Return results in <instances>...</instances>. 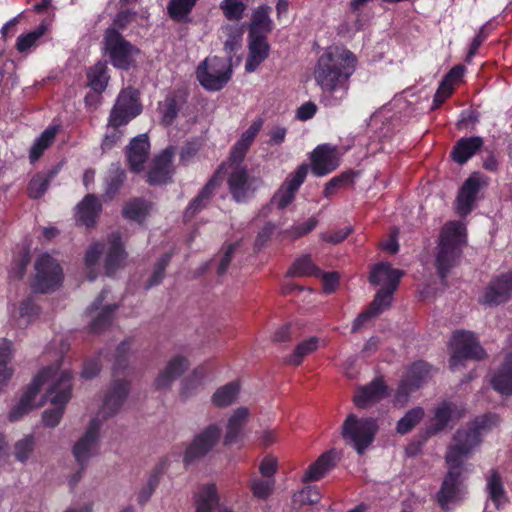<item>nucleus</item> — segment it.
Segmentation results:
<instances>
[{
	"instance_id": "1",
	"label": "nucleus",
	"mask_w": 512,
	"mask_h": 512,
	"mask_svg": "<svg viewBox=\"0 0 512 512\" xmlns=\"http://www.w3.org/2000/svg\"><path fill=\"white\" fill-rule=\"evenodd\" d=\"M356 63L351 51L338 46L328 47L318 58L313 77L321 90L320 101L324 106L336 107L346 99Z\"/></svg>"
},
{
	"instance_id": "2",
	"label": "nucleus",
	"mask_w": 512,
	"mask_h": 512,
	"mask_svg": "<svg viewBox=\"0 0 512 512\" xmlns=\"http://www.w3.org/2000/svg\"><path fill=\"white\" fill-rule=\"evenodd\" d=\"M499 423L498 416L487 414L458 429L447 448L445 460L448 465L462 467L463 461L480 444L482 433Z\"/></svg>"
},
{
	"instance_id": "3",
	"label": "nucleus",
	"mask_w": 512,
	"mask_h": 512,
	"mask_svg": "<svg viewBox=\"0 0 512 512\" xmlns=\"http://www.w3.org/2000/svg\"><path fill=\"white\" fill-rule=\"evenodd\" d=\"M47 371L44 383H49V387L45 397L54 407L44 411L42 421L47 427H55L59 424L64 407L70 399L72 375L68 370L59 371L58 366H50Z\"/></svg>"
},
{
	"instance_id": "4",
	"label": "nucleus",
	"mask_w": 512,
	"mask_h": 512,
	"mask_svg": "<svg viewBox=\"0 0 512 512\" xmlns=\"http://www.w3.org/2000/svg\"><path fill=\"white\" fill-rule=\"evenodd\" d=\"M465 242V227L460 222L447 223L440 234L438 251L436 255V268L442 281L448 272L455 266L461 253V246Z\"/></svg>"
},
{
	"instance_id": "5",
	"label": "nucleus",
	"mask_w": 512,
	"mask_h": 512,
	"mask_svg": "<svg viewBox=\"0 0 512 512\" xmlns=\"http://www.w3.org/2000/svg\"><path fill=\"white\" fill-rule=\"evenodd\" d=\"M377 429L375 419L357 418L354 414H349L342 425V436L358 454H363L373 442Z\"/></svg>"
},
{
	"instance_id": "6",
	"label": "nucleus",
	"mask_w": 512,
	"mask_h": 512,
	"mask_svg": "<svg viewBox=\"0 0 512 512\" xmlns=\"http://www.w3.org/2000/svg\"><path fill=\"white\" fill-rule=\"evenodd\" d=\"M226 166L230 169L227 179L229 193L236 202H246L255 193L259 179L249 175L247 168L241 163L232 164L230 160L220 166L216 175Z\"/></svg>"
},
{
	"instance_id": "7",
	"label": "nucleus",
	"mask_w": 512,
	"mask_h": 512,
	"mask_svg": "<svg viewBox=\"0 0 512 512\" xmlns=\"http://www.w3.org/2000/svg\"><path fill=\"white\" fill-rule=\"evenodd\" d=\"M449 345L452 351L449 363L453 370L463 365V361L466 359L481 360L486 356L484 349L472 332H454Z\"/></svg>"
},
{
	"instance_id": "8",
	"label": "nucleus",
	"mask_w": 512,
	"mask_h": 512,
	"mask_svg": "<svg viewBox=\"0 0 512 512\" xmlns=\"http://www.w3.org/2000/svg\"><path fill=\"white\" fill-rule=\"evenodd\" d=\"M63 279L60 265L47 253L35 261V276L31 288L36 293H49L57 289Z\"/></svg>"
},
{
	"instance_id": "9",
	"label": "nucleus",
	"mask_w": 512,
	"mask_h": 512,
	"mask_svg": "<svg viewBox=\"0 0 512 512\" xmlns=\"http://www.w3.org/2000/svg\"><path fill=\"white\" fill-rule=\"evenodd\" d=\"M104 49L113 66L120 69H128L134 61V56L139 52L114 27L105 31Z\"/></svg>"
},
{
	"instance_id": "10",
	"label": "nucleus",
	"mask_w": 512,
	"mask_h": 512,
	"mask_svg": "<svg viewBox=\"0 0 512 512\" xmlns=\"http://www.w3.org/2000/svg\"><path fill=\"white\" fill-rule=\"evenodd\" d=\"M231 63L219 57L206 59L197 68V78L207 90L219 91L231 78Z\"/></svg>"
},
{
	"instance_id": "11",
	"label": "nucleus",
	"mask_w": 512,
	"mask_h": 512,
	"mask_svg": "<svg viewBox=\"0 0 512 512\" xmlns=\"http://www.w3.org/2000/svg\"><path fill=\"white\" fill-rule=\"evenodd\" d=\"M141 105L138 102V93L132 87L123 89L118 95L110 112L109 127H121L129 123L141 113Z\"/></svg>"
},
{
	"instance_id": "12",
	"label": "nucleus",
	"mask_w": 512,
	"mask_h": 512,
	"mask_svg": "<svg viewBox=\"0 0 512 512\" xmlns=\"http://www.w3.org/2000/svg\"><path fill=\"white\" fill-rule=\"evenodd\" d=\"M221 436V428L213 423L196 434L187 446L183 456L186 465L191 464L210 453L218 444Z\"/></svg>"
},
{
	"instance_id": "13",
	"label": "nucleus",
	"mask_w": 512,
	"mask_h": 512,
	"mask_svg": "<svg viewBox=\"0 0 512 512\" xmlns=\"http://www.w3.org/2000/svg\"><path fill=\"white\" fill-rule=\"evenodd\" d=\"M100 426V420L92 419L85 434L73 446L72 452L75 460L81 466V471L85 469L87 462L98 452Z\"/></svg>"
},
{
	"instance_id": "14",
	"label": "nucleus",
	"mask_w": 512,
	"mask_h": 512,
	"mask_svg": "<svg viewBox=\"0 0 512 512\" xmlns=\"http://www.w3.org/2000/svg\"><path fill=\"white\" fill-rule=\"evenodd\" d=\"M449 471L445 476L441 488L437 493V500L442 509L447 510L450 503L457 502L462 499L464 493L463 486V466L454 467L448 465Z\"/></svg>"
},
{
	"instance_id": "15",
	"label": "nucleus",
	"mask_w": 512,
	"mask_h": 512,
	"mask_svg": "<svg viewBox=\"0 0 512 512\" xmlns=\"http://www.w3.org/2000/svg\"><path fill=\"white\" fill-rule=\"evenodd\" d=\"M512 296V271L493 278L483 291L479 302L493 307L506 303Z\"/></svg>"
},
{
	"instance_id": "16",
	"label": "nucleus",
	"mask_w": 512,
	"mask_h": 512,
	"mask_svg": "<svg viewBox=\"0 0 512 512\" xmlns=\"http://www.w3.org/2000/svg\"><path fill=\"white\" fill-rule=\"evenodd\" d=\"M340 164V153L336 146L322 144L311 154V170L316 176H324L334 171Z\"/></svg>"
},
{
	"instance_id": "17",
	"label": "nucleus",
	"mask_w": 512,
	"mask_h": 512,
	"mask_svg": "<svg viewBox=\"0 0 512 512\" xmlns=\"http://www.w3.org/2000/svg\"><path fill=\"white\" fill-rule=\"evenodd\" d=\"M307 173L308 166L306 164H302L294 173L287 177L285 183L280 187V189L273 197V202L279 209H284L290 203H292L295 198V192L304 182Z\"/></svg>"
},
{
	"instance_id": "18",
	"label": "nucleus",
	"mask_w": 512,
	"mask_h": 512,
	"mask_svg": "<svg viewBox=\"0 0 512 512\" xmlns=\"http://www.w3.org/2000/svg\"><path fill=\"white\" fill-rule=\"evenodd\" d=\"M48 373L47 368L43 369L32 381L17 405L10 411V421H17L35 407L34 398L44 384V378Z\"/></svg>"
},
{
	"instance_id": "19",
	"label": "nucleus",
	"mask_w": 512,
	"mask_h": 512,
	"mask_svg": "<svg viewBox=\"0 0 512 512\" xmlns=\"http://www.w3.org/2000/svg\"><path fill=\"white\" fill-rule=\"evenodd\" d=\"M430 367L425 362L414 363L407 375L401 380L396 393V401H405L410 392L420 386L421 381L428 375Z\"/></svg>"
},
{
	"instance_id": "20",
	"label": "nucleus",
	"mask_w": 512,
	"mask_h": 512,
	"mask_svg": "<svg viewBox=\"0 0 512 512\" xmlns=\"http://www.w3.org/2000/svg\"><path fill=\"white\" fill-rule=\"evenodd\" d=\"M189 367L188 360L180 355L172 357L155 379L157 389H168Z\"/></svg>"
},
{
	"instance_id": "21",
	"label": "nucleus",
	"mask_w": 512,
	"mask_h": 512,
	"mask_svg": "<svg viewBox=\"0 0 512 512\" xmlns=\"http://www.w3.org/2000/svg\"><path fill=\"white\" fill-rule=\"evenodd\" d=\"M388 396V389L381 378L357 389L354 403L359 408H367Z\"/></svg>"
},
{
	"instance_id": "22",
	"label": "nucleus",
	"mask_w": 512,
	"mask_h": 512,
	"mask_svg": "<svg viewBox=\"0 0 512 512\" xmlns=\"http://www.w3.org/2000/svg\"><path fill=\"white\" fill-rule=\"evenodd\" d=\"M403 271L394 269L389 263L381 262L372 267L369 281L373 285H382V288L396 290Z\"/></svg>"
},
{
	"instance_id": "23",
	"label": "nucleus",
	"mask_w": 512,
	"mask_h": 512,
	"mask_svg": "<svg viewBox=\"0 0 512 512\" xmlns=\"http://www.w3.org/2000/svg\"><path fill=\"white\" fill-rule=\"evenodd\" d=\"M481 188L478 174L471 175L462 185L457 196V211L459 215L466 216L472 210L476 196Z\"/></svg>"
},
{
	"instance_id": "24",
	"label": "nucleus",
	"mask_w": 512,
	"mask_h": 512,
	"mask_svg": "<svg viewBox=\"0 0 512 512\" xmlns=\"http://www.w3.org/2000/svg\"><path fill=\"white\" fill-rule=\"evenodd\" d=\"M262 125L263 120L261 118H257L251 123L249 128L241 134L239 140L233 145L230 151L229 160L232 162V164L243 162L248 149L261 130Z\"/></svg>"
},
{
	"instance_id": "25",
	"label": "nucleus",
	"mask_w": 512,
	"mask_h": 512,
	"mask_svg": "<svg viewBox=\"0 0 512 512\" xmlns=\"http://www.w3.org/2000/svg\"><path fill=\"white\" fill-rule=\"evenodd\" d=\"M173 154V149L167 148L155 158L153 165L148 172V182L150 184H162L165 183L168 179H170L173 172Z\"/></svg>"
},
{
	"instance_id": "26",
	"label": "nucleus",
	"mask_w": 512,
	"mask_h": 512,
	"mask_svg": "<svg viewBox=\"0 0 512 512\" xmlns=\"http://www.w3.org/2000/svg\"><path fill=\"white\" fill-rule=\"evenodd\" d=\"M129 391L128 382L125 380L114 381L111 389L105 397L101 413L104 418L111 417L117 413L122 406Z\"/></svg>"
},
{
	"instance_id": "27",
	"label": "nucleus",
	"mask_w": 512,
	"mask_h": 512,
	"mask_svg": "<svg viewBox=\"0 0 512 512\" xmlns=\"http://www.w3.org/2000/svg\"><path fill=\"white\" fill-rule=\"evenodd\" d=\"M101 210L102 204L99 199L93 194H88L76 206V221L86 227H93Z\"/></svg>"
},
{
	"instance_id": "28",
	"label": "nucleus",
	"mask_w": 512,
	"mask_h": 512,
	"mask_svg": "<svg viewBox=\"0 0 512 512\" xmlns=\"http://www.w3.org/2000/svg\"><path fill=\"white\" fill-rule=\"evenodd\" d=\"M250 416L247 407H239L229 417L224 435V445L229 446L236 443L242 436L244 426Z\"/></svg>"
},
{
	"instance_id": "29",
	"label": "nucleus",
	"mask_w": 512,
	"mask_h": 512,
	"mask_svg": "<svg viewBox=\"0 0 512 512\" xmlns=\"http://www.w3.org/2000/svg\"><path fill=\"white\" fill-rule=\"evenodd\" d=\"M149 148L148 137L144 134L135 137L130 142L126 155L132 171L139 172L142 170L143 164L148 158Z\"/></svg>"
},
{
	"instance_id": "30",
	"label": "nucleus",
	"mask_w": 512,
	"mask_h": 512,
	"mask_svg": "<svg viewBox=\"0 0 512 512\" xmlns=\"http://www.w3.org/2000/svg\"><path fill=\"white\" fill-rule=\"evenodd\" d=\"M271 7L268 5L259 6L253 11L249 26V38H266L273 29L270 19Z\"/></svg>"
},
{
	"instance_id": "31",
	"label": "nucleus",
	"mask_w": 512,
	"mask_h": 512,
	"mask_svg": "<svg viewBox=\"0 0 512 512\" xmlns=\"http://www.w3.org/2000/svg\"><path fill=\"white\" fill-rule=\"evenodd\" d=\"M107 291L103 290L100 295L93 302L91 307L88 309L89 314H92L94 311H98L96 317L92 320L91 330L95 333L100 332L105 327L110 325L113 320L114 312L117 308V305H107L103 306V301L105 298Z\"/></svg>"
},
{
	"instance_id": "32",
	"label": "nucleus",
	"mask_w": 512,
	"mask_h": 512,
	"mask_svg": "<svg viewBox=\"0 0 512 512\" xmlns=\"http://www.w3.org/2000/svg\"><path fill=\"white\" fill-rule=\"evenodd\" d=\"M464 410L456 404L448 401L442 402L437 406L434 412L433 425L431 433L435 434L442 431L450 421L459 419L463 416Z\"/></svg>"
},
{
	"instance_id": "33",
	"label": "nucleus",
	"mask_w": 512,
	"mask_h": 512,
	"mask_svg": "<svg viewBox=\"0 0 512 512\" xmlns=\"http://www.w3.org/2000/svg\"><path fill=\"white\" fill-rule=\"evenodd\" d=\"M108 242L109 248L105 258V270L108 275H112L122 266L127 254L119 233H112L108 238Z\"/></svg>"
},
{
	"instance_id": "34",
	"label": "nucleus",
	"mask_w": 512,
	"mask_h": 512,
	"mask_svg": "<svg viewBox=\"0 0 512 512\" xmlns=\"http://www.w3.org/2000/svg\"><path fill=\"white\" fill-rule=\"evenodd\" d=\"M185 103L186 96L183 92L177 91L167 95L165 100L159 104L161 122L166 126L171 125Z\"/></svg>"
},
{
	"instance_id": "35",
	"label": "nucleus",
	"mask_w": 512,
	"mask_h": 512,
	"mask_svg": "<svg viewBox=\"0 0 512 512\" xmlns=\"http://www.w3.org/2000/svg\"><path fill=\"white\" fill-rule=\"evenodd\" d=\"M483 139L479 136L459 139L452 149L451 157L458 164L466 163L482 147Z\"/></svg>"
},
{
	"instance_id": "36",
	"label": "nucleus",
	"mask_w": 512,
	"mask_h": 512,
	"mask_svg": "<svg viewBox=\"0 0 512 512\" xmlns=\"http://www.w3.org/2000/svg\"><path fill=\"white\" fill-rule=\"evenodd\" d=\"M491 384L501 394H512V352L505 356L501 367L493 375Z\"/></svg>"
},
{
	"instance_id": "37",
	"label": "nucleus",
	"mask_w": 512,
	"mask_h": 512,
	"mask_svg": "<svg viewBox=\"0 0 512 512\" xmlns=\"http://www.w3.org/2000/svg\"><path fill=\"white\" fill-rule=\"evenodd\" d=\"M248 48L249 54L245 64V70L251 73L268 57L269 45L266 38H249Z\"/></svg>"
},
{
	"instance_id": "38",
	"label": "nucleus",
	"mask_w": 512,
	"mask_h": 512,
	"mask_svg": "<svg viewBox=\"0 0 512 512\" xmlns=\"http://www.w3.org/2000/svg\"><path fill=\"white\" fill-rule=\"evenodd\" d=\"M218 502L216 485L214 483L204 484L195 495V512H212Z\"/></svg>"
},
{
	"instance_id": "39",
	"label": "nucleus",
	"mask_w": 512,
	"mask_h": 512,
	"mask_svg": "<svg viewBox=\"0 0 512 512\" xmlns=\"http://www.w3.org/2000/svg\"><path fill=\"white\" fill-rule=\"evenodd\" d=\"M335 466L333 452L323 453L313 464L306 470L302 481L312 482L323 478Z\"/></svg>"
},
{
	"instance_id": "40",
	"label": "nucleus",
	"mask_w": 512,
	"mask_h": 512,
	"mask_svg": "<svg viewBox=\"0 0 512 512\" xmlns=\"http://www.w3.org/2000/svg\"><path fill=\"white\" fill-rule=\"evenodd\" d=\"M486 491L497 509H501L508 502L502 479L496 470H492L487 476Z\"/></svg>"
},
{
	"instance_id": "41",
	"label": "nucleus",
	"mask_w": 512,
	"mask_h": 512,
	"mask_svg": "<svg viewBox=\"0 0 512 512\" xmlns=\"http://www.w3.org/2000/svg\"><path fill=\"white\" fill-rule=\"evenodd\" d=\"M218 183L216 176L202 188L199 194L189 203L185 210L184 217L186 219L193 218L199 211H201L209 203L212 194L217 187Z\"/></svg>"
},
{
	"instance_id": "42",
	"label": "nucleus",
	"mask_w": 512,
	"mask_h": 512,
	"mask_svg": "<svg viewBox=\"0 0 512 512\" xmlns=\"http://www.w3.org/2000/svg\"><path fill=\"white\" fill-rule=\"evenodd\" d=\"M222 37H224V50L227 53L228 62H232V54L242 46L243 29L238 25H224L221 27Z\"/></svg>"
},
{
	"instance_id": "43",
	"label": "nucleus",
	"mask_w": 512,
	"mask_h": 512,
	"mask_svg": "<svg viewBox=\"0 0 512 512\" xmlns=\"http://www.w3.org/2000/svg\"><path fill=\"white\" fill-rule=\"evenodd\" d=\"M59 166H56L49 170L47 173H37L35 174L27 187L28 196L31 199H38L44 195L46 190L48 189L51 180L57 175L59 172Z\"/></svg>"
},
{
	"instance_id": "44",
	"label": "nucleus",
	"mask_w": 512,
	"mask_h": 512,
	"mask_svg": "<svg viewBox=\"0 0 512 512\" xmlns=\"http://www.w3.org/2000/svg\"><path fill=\"white\" fill-rule=\"evenodd\" d=\"M151 210L152 203L142 198H134L125 204L122 214L124 218L140 223L146 219Z\"/></svg>"
},
{
	"instance_id": "45",
	"label": "nucleus",
	"mask_w": 512,
	"mask_h": 512,
	"mask_svg": "<svg viewBox=\"0 0 512 512\" xmlns=\"http://www.w3.org/2000/svg\"><path fill=\"white\" fill-rule=\"evenodd\" d=\"M12 359V342L0 338V391L7 385L13 375V369L8 366Z\"/></svg>"
},
{
	"instance_id": "46",
	"label": "nucleus",
	"mask_w": 512,
	"mask_h": 512,
	"mask_svg": "<svg viewBox=\"0 0 512 512\" xmlns=\"http://www.w3.org/2000/svg\"><path fill=\"white\" fill-rule=\"evenodd\" d=\"M319 347V338L310 337L300 342L290 355L284 358V362L288 365L299 366L304 358L313 353Z\"/></svg>"
},
{
	"instance_id": "47",
	"label": "nucleus",
	"mask_w": 512,
	"mask_h": 512,
	"mask_svg": "<svg viewBox=\"0 0 512 512\" xmlns=\"http://www.w3.org/2000/svg\"><path fill=\"white\" fill-rule=\"evenodd\" d=\"M59 131V126H50L35 140L29 152V158L32 163L36 162L44 151L51 146Z\"/></svg>"
},
{
	"instance_id": "48",
	"label": "nucleus",
	"mask_w": 512,
	"mask_h": 512,
	"mask_svg": "<svg viewBox=\"0 0 512 512\" xmlns=\"http://www.w3.org/2000/svg\"><path fill=\"white\" fill-rule=\"evenodd\" d=\"M88 85L97 93H102L108 84L109 76L105 63L98 62L87 71Z\"/></svg>"
},
{
	"instance_id": "49",
	"label": "nucleus",
	"mask_w": 512,
	"mask_h": 512,
	"mask_svg": "<svg viewBox=\"0 0 512 512\" xmlns=\"http://www.w3.org/2000/svg\"><path fill=\"white\" fill-rule=\"evenodd\" d=\"M240 391L238 382H230L218 388L212 395V403L220 408L230 406L235 402Z\"/></svg>"
},
{
	"instance_id": "50",
	"label": "nucleus",
	"mask_w": 512,
	"mask_h": 512,
	"mask_svg": "<svg viewBox=\"0 0 512 512\" xmlns=\"http://www.w3.org/2000/svg\"><path fill=\"white\" fill-rule=\"evenodd\" d=\"M287 274L292 277L316 276L319 277L321 270L315 266L309 255L296 259L288 270Z\"/></svg>"
},
{
	"instance_id": "51",
	"label": "nucleus",
	"mask_w": 512,
	"mask_h": 512,
	"mask_svg": "<svg viewBox=\"0 0 512 512\" xmlns=\"http://www.w3.org/2000/svg\"><path fill=\"white\" fill-rule=\"evenodd\" d=\"M206 371L203 367L195 368L192 373L186 377L181 383L180 395L183 398H188L201 386Z\"/></svg>"
},
{
	"instance_id": "52",
	"label": "nucleus",
	"mask_w": 512,
	"mask_h": 512,
	"mask_svg": "<svg viewBox=\"0 0 512 512\" xmlns=\"http://www.w3.org/2000/svg\"><path fill=\"white\" fill-rule=\"evenodd\" d=\"M424 417V410L421 407H415L407 411V413L397 422V433L404 435L410 432Z\"/></svg>"
},
{
	"instance_id": "53",
	"label": "nucleus",
	"mask_w": 512,
	"mask_h": 512,
	"mask_svg": "<svg viewBox=\"0 0 512 512\" xmlns=\"http://www.w3.org/2000/svg\"><path fill=\"white\" fill-rule=\"evenodd\" d=\"M356 175L354 171L349 170L333 177L325 184L323 191L324 196L329 198L334 195L338 189L351 185Z\"/></svg>"
},
{
	"instance_id": "54",
	"label": "nucleus",
	"mask_w": 512,
	"mask_h": 512,
	"mask_svg": "<svg viewBox=\"0 0 512 512\" xmlns=\"http://www.w3.org/2000/svg\"><path fill=\"white\" fill-rule=\"evenodd\" d=\"M198 0H171L167 6L170 17L183 20L193 9Z\"/></svg>"
},
{
	"instance_id": "55",
	"label": "nucleus",
	"mask_w": 512,
	"mask_h": 512,
	"mask_svg": "<svg viewBox=\"0 0 512 512\" xmlns=\"http://www.w3.org/2000/svg\"><path fill=\"white\" fill-rule=\"evenodd\" d=\"M395 291L396 290L386 288H381L378 290L374 300L369 306V309L374 313V315H379L391 305Z\"/></svg>"
},
{
	"instance_id": "56",
	"label": "nucleus",
	"mask_w": 512,
	"mask_h": 512,
	"mask_svg": "<svg viewBox=\"0 0 512 512\" xmlns=\"http://www.w3.org/2000/svg\"><path fill=\"white\" fill-rule=\"evenodd\" d=\"M225 17L231 21H239L246 10L243 0H223L220 4Z\"/></svg>"
},
{
	"instance_id": "57",
	"label": "nucleus",
	"mask_w": 512,
	"mask_h": 512,
	"mask_svg": "<svg viewBox=\"0 0 512 512\" xmlns=\"http://www.w3.org/2000/svg\"><path fill=\"white\" fill-rule=\"evenodd\" d=\"M275 486L274 479L253 478L250 482V489L255 498L265 500L273 492Z\"/></svg>"
},
{
	"instance_id": "58",
	"label": "nucleus",
	"mask_w": 512,
	"mask_h": 512,
	"mask_svg": "<svg viewBox=\"0 0 512 512\" xmlns=\"http://www.w3.org/2000/svg\"><path fill=\"white\" fill-rule=\"evenodd\" d=\"M35 448V440L31 435H27L18 440L14 445V456L20 462H26L32 455Z\"/></svg>"
},
{
	"instance_id": "59",
	"label": "nucleus",
	"mask_w": 512,
	"mask_h": 512,
	"mask_svg": "<svg viewBox=\"0 0 512 512\" xmlns=\"http://www.w3.org/2000/svg\"><path fill=\"white\" fill-rule=\"evenodd\" d=\"M46 27L40 25L36 30L22 34L18 37L16 42V48L20 53L28 51L32 46L35 45L36 41L45 33Z\"/></svg>"
},
{
	"instance_id": "60",
	"label": "nucleus",
	"mask_w": 512,
	"mask_h": 512,
	"mask_svg": "<svg viewBox=\"0 0 512 512\" xmlns=\"http://www.w3.org/2000/svg\"><path fill=\"white\" fill-rule=\"evenodd\" d=\"M317 223L318 220L315 217H311L305 223L293 226L291 229L283 231L282 238L290 240L298 239L311 232L316 227Z\"/></svg>"
},
{
	"instance_id": "61",
	"label": "nucleus",
	"mask_w": 512,
	"mask_h": 512,
	"mask_svg": "<svg viewBox=\"0 0 512 512\" xmlns=\"http://www.w3.org/2000/svg\"><path fill=\"white\" fill-rule=\"evenodd\" d=\"M170 259H171V255L167 253V254H164L158 260V262L156 263L154 272L147 282L146 288H151L155 285H158L163 280L164 275H165V269H166L167 265L169 264Z\"/></svg>"
},
{
	"instance_id": "62",
	"label": "nucleus",
	"mask_w": 512,
	"mask_h": 512,
	"mask_svg": "<svg viewBox=\"0 0 512 512\" xmlns=\"http://www.w3.org/2000/svg\"><path fill=\"white\" fill-rule=\"evenodd\" d=\"M39 309L31 298H27L20 303L19 307V326L27 325L31 318L37 315Z\"/></svg>"
},
{
	"instance_id": "63",
	"label": "nucleus",
	"mask_w": 512,
	"mask_h": 512,
	"mask_svg": "<svg viewBox=\"0 0 512 512\" xmlns=\"http://www.w3.org/2000/svg\"><path fill=\"white\" fill-rule=\"evenodd\" d=\"M236 243L225 245L222 248V256L220 258L218 267H217V274L218 275H224L231 263V260L233 258L234 252L236 250Z\"/></svg>"
},
{
	"instance_id": "64",
	"label": "nucleus",
	"mask_w": 512,
	"mask_h": 512,
	"mask_svg": "<svg viewBox=\"0 0 512 512\" xmlns=\"http://www.w3.org/2000/svg\"><path fill=\"white\" fill-rule=\"evenodd\" d=\"M125 180V172L120 168L111 170L107 184V194L114 195L118 192Z\"/></svg>"
}]
</instances>
